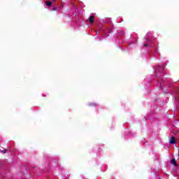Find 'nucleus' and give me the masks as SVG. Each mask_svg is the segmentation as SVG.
I'll return each instance as SVG.
<instances>
[{
    "label": "nucleus",
    "instance_id": "6e6552de",
    "mask_svg": "<svg viewBox=\"0 0 179 179\" xmlns=\"http://www.w3.org/2000/svg\"><path fill=\"white\" fill-rule=\"evenodd\" d=\"M178 156H179V149H178Z\"/></svg>",
    "mask_w": 179,
    "mask_h": 179
},
{
    "label": "nucleus",
    "instance_id": "0eeeda50",
    "mask_svg": "<svg viewBox=\"0 0 179 179\" xmlns=\"http://www.w3.org/2000/svg\"><path fill=\"white\" fill-rule=\"evenodd\" d=\"M149 46V45H148V44H144V47H148Z\"/></svg>",
    "mask_w": 179,
    "mask_h": 179
},
{
    "label": "nucleus",
    "instance_id": "20e7f679",
    "mask_svg": "<svg viewBox=\"0 0 179 179\" xmlns=\"http://www.w3.org/2000/svg\"><path fill=\"white\" fill-rule=\"evenodd\" d=\"M94 16L91 15L90 17V23H94Z\"/></svg>",
    "mask_w": 179,
    "mask_h": 179
},
{
    "label": "nucleus",
    "instance_id": "7ed1b4c3",
    "mask_svg": "<svg viewBox=\"0 0 179 179\" xmlns=\"http://www.w3.org/2000/svg\"><path fill=\"white\" fill-rule=\"evenodd\" d=\"M171 164H173V166H177V161L176 160V159H172L171 160Z\"/></svg>",
    "mask_w": 179,
    "mask_h": 179
},
{
    "label": "nucleus",
    "instance_id": "f257e3e1",
    "mask_svg": "<svg viewBox=\"0 0 179 179\" xmlns=\"http://www.w3.org/2000/svg\"><path fill=\"white\" fill-rule=\"evenodd\" d=\"M169 143H171L172 145H174V143H176V137L172 136L169 141Z\"/></svg>",
    "mask_w": 179,
    "mask_h": 179
},
{
    "label": "nucleus",
    "instance_id": "1a4fd4ad",
    "mask_svg": "<svg viewBox=\"0 0 179 179\" xmlns=\"http://www.w3.org/2000/svg\"><path fill=\"white\" fill-rule=\"evenodd\" d=\"M94 106H96V104H94Z\"/></svg>",
    "mask_w": 179,
    "mask_h": 179
},
{
    "label": "nucleus",
    "instance_id": "39448f33",
    "mask_svg": "<svg viewBox=\"0 0 179 179\" xmlns=\"http://www.w3.org/2000/svg\"><path fill=\"white\" fill-rule=\"evenodd\" d=\"M53 10H58V8H57L56 7H54Z\"/></svg>",
    "mask_w": 179,
    "mask_h": 179
},
{
    "label": "nucleus",
    "instance_id": "f03ea898",
    "mask_svg": "<svg viewBox=\"0 0 179 179\" xmlns=\"http://www.w3.org/2000/svg\"><path fill=\"white\" fill-rule=\"evenodd\" d=\"M45 4L46 6H49V8H51V5H52V2L50 1H45Z\"/></svg>",
    "mask_w": 179,
    "mask_h": 179
},
{
    "label": "nucleus",
    "instance_id": "423d86ee",
    "mask_svg": "<svg viewBox=\"0 0 179 179\" xmlns=\"http://www.w3.org/2000/svg\"><path fill=\"white\" fill-rule=\"evenodd\" d=\"M3 153H6V150L1 151Z\"/></svg>",
    "mask_w": 179,
    "mask_h": 179
}]
</instances>
